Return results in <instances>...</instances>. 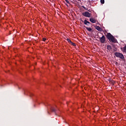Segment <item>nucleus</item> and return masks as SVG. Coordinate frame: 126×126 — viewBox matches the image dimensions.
Segmentation results:
<instances>
[{
  "mask_svg": "<svg viewBox=\"0 0 126 126\" xmlns=\"http://www.w3.org/2000/svg\"><path fill=\"white\" fill-rule=\"evenodd\" d=\"M106 36L109 41L112 43H114V44H116V43L118 42L117 39H116V38H115V37H114V36H113V35H112V34H111L110 32L107 33Z\"/></svg>",
  "mask_w": 126,
  "mask_h": 126,
  "instance_id": "nucleus-1",
  "label": "nucleus"
},
{
  "mask_svg": "<svg viewBox=\"0 0 126 126\" xmlns=\"http://www.w3.org/2000/svg\"><path fill=\"white\" fill-rule=\"evenodd\" d=\"M115 55L116 57H117V58H119L122 60H125V56H124V55L123 54L119 52H116L115 53Z\"/></svg>",
  "mask_w": 126,
  "mask_h": 126,
  "instance_id": "nucleus-2",
  "label": "nucleus"
},
{
  "mask_svg": "<svg viewBox=\"0 0 126 126\" xmlns=\"http://www.w3.org/2000/svg\"><path fill=\"white\" fill-rule=\"evenodd\" d=\"M82 15L85 17H91V13L87 11L83 13Z\"/></svg>",
  "mask_w": 126,
  "mask_h": 126,
  "instance_id": "nucleus-3",
  "label": "nucleus"
},
{
  "mask_svg": "<svg viewBox=\"0 0 126 126\" xmlns=\"http://www.w3.org/2000/svg\"><path fill=\"white\" fill-rule=\"evenodd\" d=\"M99 40L100 43L104 44V43H105V36L102 35V36L99 38Z\"/></svg>",
  "mask_w": 126,
  "mask_h": 126,
  "instance_id": "nucleus-4",
  "label": "nucleus"
},
{
  "mask_svg": "<svg viewBox=\"0 0 126 126\" xmlns=\"http://www.w3.org/2000/svg\"><path fill=\"white\" fill-rule=\"evenodd\" d=\"M84 24H85V25H87V26H91L92 25L91 23L87 20H84Z\"/></svg>",
  "mask_w": 126,
  "mask_h": 126,
  "instance_id": "nucleus-5",
  "label": "nucleus"
},
{
  "mask_svg": "<svg viewBox=\"0 0 126 126\" xmlns=\"http://www.w3.org/2000/svg\"><path fill=\"white\" fill-rule=\"evenodd\" d=\"M90 21L92 22V23H96V19L93 18H90Z\"/></svg>",
  "mask_w": 126,
  "mask_h": 126,
  "instance_id": "nucleus-6",
  "label": "nucleus"
},
{
  "mask_svg": "<svg viewBox=\"0 0 126 126\" xmlns=\"http://www.w3.org/2000/svg\"><path fill=\"white\" fill-rule=\"evenodd\" d=\"M95 29H96V30L99 31L100 32L102 31V28H101V27H100L99 26H95Z\"/></svg>",
  "mask_w": 126,
  "mask_h": 126,
  "instance_id": "nucleus-7",
  "label": "nucleus"
},
{
  "mask_svg": "<svg viewBox=\"0 0 126 126\" xmlns=\"http://www.w3.org/2000/svg\"><path fill=\"white\" fill-rule=\"evenodd\" d=\"M84 27H85V28H86L88 31H89V32H91V31H92V29H91V28H88L85 26H84Z\"/></svg>",
  "mask_w": 126,
  "mask_h": 126,
  "instance_id": "nucleus-8",
  "label": "nucleus"
},
{
  "mask_svg": "<svg viewBox=\"0 0 126 126\" xmlns=\"http://www.w3.org/2000/svg\"><path fill=\"white\" fill-rule=\"evenodd\" d=\"M107 49L108 50V51H111L112 50V46L111 45H107Z\"/></svg>",
  "mask_w": 126,
  "mask_h": 126,
  "instance_id": "nucleus-9",
  "label": "nucleus"
},
{
  "mask_svg": "<svg viewBox=\"0 0 126 126\" xmlns=\"http://www.w3.org/2000/svg\"><path fill=\"white\" fill-rule=\"evenodd\" d=\"M70 44V45H72V46H74V47H75V46H76V44L75 43L72 42V41H71Z\"/></svg>",
  "mask_w": 126,
  "mask_h": 126,
  "instance_id": "nucleus-10",
  "label": "nucleus"
},
{
  "mask_svg": "<svg viewBox=\"0 0 126 126\" xmlns=\"http://www.w3.org/2000/svg\"><path fill=\"white\" fill-rule=\"evenodd\" d=\"M100 2L102 4H104L105 3V0H100Z\"/></svg>",
  "mask_w": 126,
  "mask_h": 126,
  "instance_id": "nucleus-11",
  "label": "nucleus"
},
{
  "mask_svg": "<svg viewBox=\"0 0 126 126\" xmlns=\"http://www.w3.org/2000/svg\"><path fill=\"white\" fill-rule=\"evenodd\" d=\"M51 111H52V112H55V114H56V109L52 108L51 109Z\"/></svg>",
  "mask_w": 126,
  "mask_h": 126,
  "instance_id": "nucleus-12",
  "label": "nucleus"
},
{
  "mask_svg": "<svg viewBox=\"0 0 126 126\" xmlns=\"http://www.w3.org/2000/svg\"><path fill=\"white\" fill-rule=\"evenodd\" d=\"M67 41H68V42L69 43V44H70L71 43V40H70V39L67 38Z\"/></svg>",
  "mask_w": 126,
  "mask_h": 126,
  "instance_id": "nucleus-13",
  "label": "nucleus"
},
{
  "mask_svg": "<svg viewBox=\"0 0 126 126\" xmlns=\"http://www.w3.org/2000/svg\"><path fill=\"white\" fill-rule=\"evenodd\" d=\"M65 1L67 2V3L69 4V1H68V0H65Z\"/></svg>",
  "mask_w": 126,
  "mask_h": 126,
  "instance_id": "nucleus-14",
  "label": "nucleus"
},
{
  "mask_svg": "<svg viewBox=\"0 0 126 126\" xmlns=\"http://www.w3.org/2000/svg\"><path fill=\"white\" fill-rule=\"evenodd\" d=\"M46 38H43V41H44L45 42V41H46Z\"/></svg>",
  "mask_w": 126,
  "mask_h": 126,
  "instance_id": "nucleus-15",
  "label": "nucleus"
},
{
  "mask_svg": "<svg viewBox=\"0 0 126 126\" xmlns=\"http://www.w3.org/2000/svg\"><path fill=\"white\" fill-rule=\"evenodd\" d=\"M88 11H89V12H91V10H90V9L88 10Z\"/></svg>",
  "mask_w": 126,
  "mask_h": 126,
  "instance_id": "nucleus-16",
  "label": "nucleus"
},
{
  "mask_svg": "<svg viewBox=\"0 0 126 126\" xmlns=\"http://www.w3.org/2000/svg\"><path fill=\"white\" fill-rule=\"evenodd\" d=\"M33 95V94H30V96H32Z\"/></svg>",
  "mask_w": 126,
  "mask_h": 126,
  "instance_id": "nucleus-17",
  "label": "nucleus"
}]
</instances>
